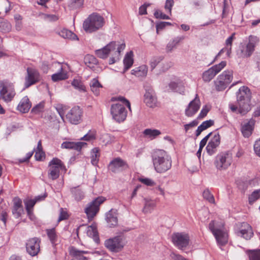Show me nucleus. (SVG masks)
<instances>
[{
    "label": "nucleus",
    "instance_id": "nucleus-1",
    "mask_svg": "<svg viewBox=\"0 0 260 260\" xmlns=\"http://www.w3.org/2000/svg\"><path fill=\"white\" fill-rule=\"evenodd\" d=\"M151 157L154 169L157 173H163L171 168V157L165 150L155 149L152 152Z\"/></svg>",
    "mask_w": 260,
    "mask_h": 260
},
{
    "label": "nucleus",
    "instance_id": "nucleus-2",
    "mask_svg": "<svg viewBox=\"0 0 260 260\" xmlns=\"http://www.w3.org/2000/svg\"><path fill=\"white\" fill-rule=\"evenodd\" d=\"M105 23L104 18L98 13H92L85 19L83 28L87 33H92L102 28Z\"/></svg>",
    "mask_w": 260,
    "mask_h": 260
},
{
    "label": "nucleus",
    "instance_id": "nucleus-3",
    "mask_svg": "<svg viewBox=\"0 0 260 260\" xmlns=\"http://www.w3.org/2000/svg\"><path fill=\"white\" fill-rule=\"evenodd\" d=\"M251 92L246 86L240 87L237 92V102L239 106V112L240 114L247 113L251 109Z\"/></svg>",
    "mask_w": 260,
    "mask_h": 260
},
{
    "label": "nucleus",
    "instance_id": "nucleus-4",
    "mask_svg": "<svg viewBox=\"0 0 260 260\" xmlns=\"http://www.w3.org/2000/svg\"><path fill=\"white\" fill-rule=\"evenodd\" d=\"M259 42L257 37L250 35L248 37L247 43H240L236 54L238 58H249L255 51V48Z\"/></svg>",
    "mask_w": 260,
    "mask_h": 260
},
{
    "label": "nucleus",
    "instance_id": "nucleus-5",
    "mask_svg": "<svg viewBox=\"0 0 260 260\" xmlns=\"http://www.w3.org/2000/svg\"><path fill=\"white\" fill-rule=\"evenodd\" d=\"M223 225H218L212 220L209 224V229L214 236L217 243L223 245L228 242V234L223 230Z\"/></svg>",
    "mask_w": 260,
    "mask_h": 260
},
{
    "label": "nucleus",
    "instance_id": "nucleus-6",
    "mask_svg": "<svg viewBox=\"0 0 260 260\" xmlns=\"http://www.w3.org/2000/svg\"><path fill=\"white\" fill-rule=\"evenodd\" d=\"M233 162V154L230 151L218 154L214 161L216 168L219 170L227 169Z\"/></svg>",
    "mask_w": 260,
    "mask_h": 260
},
{
    "label": "nucleus",
    "instance_id": "nucleus-7",
    "mask_svg": "<svg viewBox=\"0 0 260 260\" xmlns=\"http://www.w3.org/2000/svg\"><path fill=\"white\" fill-rule=\"evenodd\" d=\"M48 172V177L52 180H55L59 176L60 171H66V167L61 160L53 158L49 164Z\"/></svg>",
    "mask_w": 260,
    "mask_h": 260
},
{
    "label": "nucleus",
    "instance_id": "nucleus-8",
    "mask_svg": "<svg viewBox=\"0 0 260 260\" xmlns=\"http://www.w3.org/2000/svg\"><path fill=\"white\" fill-rule=\"evenodd\" d=\"M233 71L225 70L219 75L215 81V87L218 91L224 90L233 79Z\"/></svg>",
    "mask_w": 260,
    "mask_h": 260
},
{
    "label": "nucleus",
    "instance_id": "nucleus-9",
    "mask_svg": "<svg viewBox=\"0 0 260 260\" xmlns=\"http://www.w3.org/2000/svg\"><path fill=\"white\" fill-rule=\"evenodd\" d=\"M119 101L122 102L124 105L120 104H113L111 106V114H126L127 111L125 106H126L129 112H132L130 102L123 96H119L117 98H112V101Z\"/></svg>",
    "mask_w": 260,
    "mask_h": 260
},
{
    "label": "nucleus",
    "instance_id": "nucleus-10",
    "mask_svg": "<svg viewBox=\"0 0 260 260\" xmlns=\"http://www.w3.org/2000/svg\"><path fill=\"white\" fill-rule=\"evenodd\" d=\"M235 234L246 240L250 239L253 236L252 227L246 222H239L235 226Z\"/></svg>",
    "mask_w": 260,
    "mask_h": 260
},
{
    "label": "nucleus",
    "instance_id": "nucleus-11",
    "mask_svg": "<svg viewBox=\"0 0 260 260\" xmlns=\"http://www.w3.org/2000/svg\"><path fill=\"white\" fill-rule=\"evenodd\" d=\"M105 201V198L99 197L88 204L85 212L89 220H92L99 211V207Z\"/></svg>",
    "mask_w": 260,
    "mask_h": 260
},
{
    "label": "nucleus",
    "instance_id": "nucleus-12",
    "mask_svg": "<svg viewBox=\"0 0 260 260\" xmlns=\"http://www.w3.org/2000/svg\"><path fill=\"white\" fill-rule=\"evenodd\" d=\"M171 238L174 245L180 250H184L189 244L190 239L187 234L184 233H174Z\"/></svg>",
    "mask_w": 260,
    "mask_h": 260
},
{
    "label": "nucleus",
    "instance_id": "nucleus-13",
    "mask_svg": "<svg viewBox=\"0 0 260 260\" xmlns=\"http://www.w3.org/2000/svg\"><path fill=\"white\" fill-rule=\"evenodd\" d=\"M15 95L14 89L10 84L4 81L0 82V98L6 102L12 100Z\"/></svg>",
    "mask_w": 260,
    "mask_h": 260
},
{
    "label": "nucleus",
    "instance_id": "nucleus-14",
    "mask_svg": "<svg viewBox=\"0 0 260 260\" xmlns=\"http://www.w3.org/2000/svg\"><path fill=\"white\" fill-rule=\"evenodd\" d=\"M124 243L120 237H115L107 240L105 242V246L113 252L120 251L124 246Z\"/></svg>",
    "mask_w": 260,
    "mask_h": 260
},
{
    "label": "nucleus",
    "instance_id": "nucleus-15",
    "mask_svg": "<svg viewBox=\"0 0 260 260\" xmlns=\"http://www.w3.org/2000/svg\"><path fill=\"white\" fill-rule=\"evenodd\" d=\"M109 170L113 173H117L128 168L126 162L120 157L114 158L109 164Z\"/></svg>",
    "mask_w": 260,
    "mask_h": 260
},
{
    "label": "nucleus",
    "instance_id": "nucleus-16",
    "mask_svg": "<svg viewBox=\"0 0 260 260\" xmlns=\"http://www.w3.org/2000/svg\"><path fill=\"white\" fill-rule=\"evenodd\" d=\"M39 80L40 74L38 71L31 68H27V76L25 78V88H28L39 82Z\"/></svg>",
    "mask_w": 260,
    "mask_h": 260
},
{
    "label": "nucleus",
    "instance_id": "nucleus-17",
    "mask_svg": "<svg viewBox=\"0 0 260 260\" xmlns=\"http://www.w3.org/2000/svg\"><path fill=\"white\" fill-rule=\"evenodd\" d=\"M40 240L38 238H33L27 240L26 249L27 253L31 256L37 255L40 251Z\"/></svg>",
    "mask_w": 260,
    "mask_h": 260
},
{
    "label": "nucleus",
    "instance_id": "nucleus-18",
    "mask_svg": "<svg viewBox=\"0 0 260 260\" xmlns=\"http://www.w3.org/2000/svg\"><path fill=\"white\" fill-rule=\"evenodd\" d=\"M145 89L144 102L147 106L150 108L155 107L156 105L157 99L154 91L150 86H146Z\"/></svg>",
    "mask_w": 260,
    "mask_h": 260
},
{
    "label": "nucleus",
    "instance_id": "nucleus-19",
    "mask_svg": "<svg viewBox=\"0 0 260 260\" xmlns=\"http://www.w3.org/2000/svg\"><path fill=\"white\" fill-rule=\"evenodd\" d=\"M117 46L116 42H111L103 48L96 50L95 54L101 58H106L110 53L115 50Z\"/></svg>",
    "mask_w": 260,
    "mask_h": 260
},
{
    "label": "nucleus",
    "instance_id": "nucleus-20",
    "mask_svg": "<svg viewBox=\"0 0 260 260\" xmlns=\"http://www.w3.org/2000/svg\"><path fill=\"white\" fill-rule=\"evenodd\" d=\"M255 120L251 118L243 121L241 123V131L244 137H249L252 134L255 124Z\"/></svg>",
    "mask_w": 260,
    "mask_h": 260
},
{
    "label": "nucleus",
    "instance_id": "nucleus-21",
    "mask_svg": "<svg viewBox=\"0 0 260 260\" xmlns=\"http://www.w3.org/2000/svg\"><path fill=\"white\" fill-rule=\"evenodd\" d=\"M220 143V135L218 134L215 135L206 146V150L207 152L210 155H212L214 154L215 152L216 148L219 146Z\"/></svg>",
    "mask_w": 260,
    "mask_h": 260
},
{
    "label": "nucleus",
    "instance_id": "nucleus-22",
    "mask_svg": "<svg viewBox=\"0 0 260 260\" xmlns=\"http://www.w3.org/2000/svg\"><path fill=\"white\" fill-rule=\"evenodd\" d=\"M200 107V101L196 94V98L191 101L185 109V114H195L199 110Z\"/></svg>",
    "mask_w": 260,
    "mask_h": 260
},
{
    "label": "nucleus",
    "instance_id": "nucleus-23",
    "mask_svg": "<svg viewBox=\"0 0 260 260\" xmlns=\"http://www.w3.org/2000/svg\"><path fill=\"white\" fill-rule=\"evenodd\" d=\"M86 143L82 142H64L61 144V147L63 149H72L80 151Z\"/></svg>",
    "mask_w": 260,
    "mask_h": 260
},
{
    "label": "nucleus",
    "instance_id": "nucleus-24",
    "mask_svg": "<svg viewBox=\"0 0 260 260\" xmlns=\"http://www.w3.org/2000/svg\"><path fill=\"white\" fill-rule=\"evenodd\" d=\"M31 106V105L29 99L27 96H25L20 101L17 106V110L22 113H26L29 111Z\"/></svg>",
    "mask_w": 260,
    "mask_h": 260
},
{
    "label": "nucleus",
    "instance_id": "nucleus-25",
    "mask_svg": "<svg viewBox=\"0 0 260 260\" xmlns=\"http://www.w3.org/2000/svg\"><path fill=\"white\" fill-rule=\"evenodd\" d=\"M125 47V44L123 43L118 45L115 50L111 52L112 56L109 59V64H113L120 59V53Z\"/></svg>",
    "mask_w": 260,
    "mask_h": 260
},
{
    "label": "nucleus",
    "instance_id": "nucleus-26",
    "mask_svg": "<svg viewBox=\"0 0 260 260\" xmlns=\"http://www.w3.org/2000/svg\"><path fill=\"white\" fill-rule=\"evenodd\" d=\"M64 122L68 121L73 124H78L81 121V115H59Z\"/></svg>",
    "mask_w": 260,
    "mask_h": 260
},
{
    "label": "nucleus",
    "instance_id": "nucleus-27",
    "mask_svg": "<svg viewBox=\"0 0 260 260\" xmlns=\"http://www.w3.org/2000/svg\"><path fill=\"white\" fill-rule=\"evenodd\" d=\"M70 191L72 197L76 202H80L85 197V192L81 188L77 187H72L70 189Z\"/></svg>",
    "mask_w": 260,
    "mask_h": 260
},
{
    "label": "nucleus",
    "instance_id": "nucleus-28",
    "mask_svg": "<svg viewBox=\"0 0 260 260\" xmlns=\"http://www.w3.org/2000/svg\"><path fill=\"white\" fill-rule=\"evenodd\" d=\"M185 38V36H181L174 38L170 41L166 46V51L167 52H171L174 48L182 41Z\"/></svg>",
    "mask_w": 260,
    "mask_h": 260
},
{
    "label": "nucleus",
    "instance_id": "nucleus-29",
    "mask_svg": "<svg viewBox=\"0 0 260 260\" xmlns=\"http://www.w3.org/2000/svg\"><path fill=\"white\" fill-rule=\"evenodd\" d=\"M148 72V68L146 65H142L131 71L132 74L138 77H145Z\"/></svg>",
    "mask_w": 260,
    "mask_h": 260
},
{
    "label": "nucleus",
    "instance_id": "nucleus-30",
    "mask_svg": "<svg viewBox=\"0 0 260 260\" xmlns=\"http://www.w3.org/2000/svg\"><path fill=\"white\" fill-rule=\"evenodd\" d=\"M133 52L131 51L127 52L123 59V64L124 68L123 73H125L127 70H128L133 65L134 63L133 59Z\"/></svg>",
    "mask_w": 260,
    "mask_h": 260
},
{
    "label": "nucleus",
    "instance_id": "nucleus-31",
    "mask_svg": "<svg viewBox=\"0 0 260 260\" xmlns=\"http://www.w3.org/2000/svg\"><path fill=\"white\" fill-rule=\"evenodd\" d=\"M58 34L64 39H68L73 40H78V37L76 34L69 29L63 28L58 32Z\"/></svg>",
    "mask_w": 260,
    "mask_h": 260
},
{
    "label": "nucleus",
    "instance_id": "nucleus-32",
    "mask_svg": "<svg viewBox=\"0 0 260 260\" xmlns=\"http://www.w3.org/2000/svg\"><path fill=\"white\" fill-rule=\"evenodd\" d=\"M106 220L110 227L114 226L117 224V218L115 212L110 210L106 214Z\"/></svg>",
    "mask_w": 260,
    "mask_h": 260
},
{
    "label": "nucleus",
    "instance_id": "nucleus-33",
    "mask_svg": "<svg viewBox=\"0 0 260 260\" xmlns=\"http://www.w3.org/2000/svg\"><path fill=\"white\" fill-rule=\"evenodd\" d=\"M213 124L214 121L211 119L204 121L200 126L198 127L196 132V136L198 137L203 131L206 129Z\"/></svg>",
    "mask_w": 260,
    "mask_h": 260
},
{
    "label": "nucleus",
    "instance_id": "nucleus-34",
    "mask_svg": "<svg viewBox=\"0 0 260 260\" xmlns=\"http://www.w3.org/2000/svg\"><path fill=\"white\" fill-rule=\"evenodd\" d=\"M90 87L93 93L98 95L100 94V88L103 86L98 79L94 78L90 82Z\"/></svg>",
    "mask_w": 260,
    "mask_h": 260
},
{
    "label": "nucleus",
    "instance_id": "nucleus-35",
    "mask_svg": "<svg viewBox=\"0 0 260 260\" xmlns=\"http://www.w3.org/2000/svg\"><path fill=\"white\" fill-rule=\"evenodd\" d=\"M45 196H39L34 200H26L24 201V204L25 205V208L26 210H28V208L31 209L33 208L35 204L37 202L43 200L45 198Z\"/></svg>",
    "mask_w": 260,
    "mask_h": 260
},
{
    "label": "nucleus",
    "instance_id": "nucleus-36",
    "mask_svg": "<svg viewBox=\"0 0 260 260\" xmlns=\"http://www.w3.org/2000/svg\"><path fill=\"white\" fill-rule=\"evenodd\" d=\"M87 253V251L79 250L74 247H72L70 249V254L75 257H79V260H86V257L82 255Z\"/></svg>",
    "mask_w": 260,
    "mask_h": 260
},
{
    "label": "nucleus",
    "instance_id": "nucleus-37",
    "mask_svg": "<svg viewBox=\"0 0 260 260\" xmlns=\"http://www.w3.org/2000/svg\"><path fill=\"white\" fill-rule=\"evenodd\" d=\"M84 0H70L68 7L70 10H75L80 8L84 4Z\"/></svg>",
    "mask_w": 260,
    "mask_h": 260
},
{
    "label": "nucleus",
    "instance_id": "nucleus-38",
    "mask_svg": "<svg viewBox=\"0 0 260 260\" xmlns=\"http://www.w3.org/2000/svg\"><path fill=\"white\" fill-rule=\"evenodd\" d=\"M84 62L89 68H92L98 63V60L94 56L88 54L84 58Z\"/></svg>",
    "mask_w": 260,
    "mask_h": 260
},
{
    "label": "nucleus",
    "instance_id": "nucleus-39",
    "mask_svg": "<svg viewBox=\"0 0 260 260\" xmlns=\"http://www.w3.org/2000/svg\"><path fill=\"white\" fill-rule=\"evenodd\" d=\"M215 76V74L210 68L203 73L202 78L205 82H209L213 79Z\"/></svg>",
    "mask_w": 260,
    "mask_h": 260
},
{
    "label": "nucleus",
    "instance_id": "nucleus-40",
    "mask_svg": "<svg viewBox=\"0 0 260 260\" xmlns=\"http://www.w3.org/2000/svg\"><path fill=\"white\" fill-rule=\"evenodd\" d=\"M100 157L99 150L97 148H93L91 152V162L94 165H97Z\"/></svg>",
    "mask_w": 260,
    "mask_h": 260
},
{
    "label": "nucleus",
    "instance_id": "nucleus-41",
    "mask_svg": "<svg viewBox=\"0 0 260 260\" xmlns=\"http://www.w3.org/2000/svg\"><path fill=\"white\" fill-rule=\"evenodd\" d=\"M145 205L143 209V211L145 213L150 212V211L154 208L155 204L154 201L145 199Z\"/></svg>",
    "mask_w": 260,
    "mask_h": 260
},
{
    "label": "nucleus",
    "instance_id": "nucleus-42",
    "mask_svg": "<svg viewBox=\"0 0 260 260\" xmlns=\"http://www.w3.org/2000/svg\"><path fill=\"white\" fill-rule=\"evenodd\" d=\"M247 253L249 255V260H260V249L248 250Z\"/></svg>",
    "mask_w": 260,
    "mask_h": 260
},
{
    "label": "nucleus",
    "instance_id": "nucleus-43",
    "mask_svg": "<svg viewBox=\"0 0 260 260\" xmlns=\"http://www.w3.org/2000/svg\"><path fill=\"white\" fill-rule=\"evenodd\" d=\"M144 135L151 139H154L156 136H158L160 132L158 130L151 129H146L144 132Z\"/></svg>",
    "mask_w": 260,
    "mask_h": 260
},
{
    "label": "nucleus",
    "instance_id": "nucleus-44",
    "mask_svg": "<svg viewBox=\"0 0 260 260\" xmlns=\"http://www.w3.org/2000/svg\"><path fill=\"white\" fill-rule=\"evenodd\" d=\"M52 80L54 82H57L60 80H65L68 78V75L66 73L59 72L54 74L51 77Z\"/></svg>",
    "mask_w": 260,
    "mask_h": 260
},
{
    "label": "nucleus",
    "instance_id": "nucleus-45",
    "mask_svg": "<svg viewBox=\"0 0 260 260\" xmlns=\"http://www.w3.org/2000/svg\"><path fill=\"white\" fill-rule=\"evenodd\" d=\"M203 197L204 199L208 201L209 203L212 204L215 203L214 196L208 189H206L204 190L203 192Z\"/></svg>",
    "mask_w": 260,
    "mask_h": 260
},
{
    "label": "nucleus",
    "instance_id": "nucleus-46",
    "mask_svg": "<svg viewBox=\"0 0 260 260\" xmlns=\"http://www.w3.org/2000/svg\"><path fill=\"white\" fill-rule=\"evenodd\" d=\"M226 52V55L228 57H230L231 56V54L232 53V48L231 47H225L221 49L220 51L218 53V54L216 55L215 57L214 60L211 62V63H213L214 61H215L217 59V58L220 57L221 54L224 53Z\"/></svg>",
    "mask_w": 260,
    "mask_h": 260
},
{
    "label": "nucleus",
    "instance_id": "nucleus-47",
    "mask_svg": "<svg viewBox=\"0 0 260 260\" xmlns=\"http://www.w3.org/2000/svg\"><path fill=\"white\" fill-rule=\"evenodd\" d=\"M71 84L75 89H78L79 91H85V87L80 80L74 79L72 82Z\"/></svg>",
    "mask_w": 260,
    "mask_h": 260
},
{
    "label": "nucleus",
    "instance_id": "nucleus-48",
    "mask_svg": "<svg viewBox=\"0 0 260 260\" xmlns=\"http://www.w3.org/2000/svg\"><path fill=\"white\" fill-rule=\"evenodd\" d=\"M226 66V61H222L219 63L217 64H215L211 68L214 72L215 75H217L218 73H219L225 66Z\"/></svg>",
    "mask_w": 260,
    "mask_h": 260
},
{
    "label": "nucleus",
    "instance_id": "nucleus-49",
    "mask_svg": "<svg viewBox=\"0 0 260 260\" xmlns=\"http://www.w3.org/2000/svg\"><path fill=\"white\" fill-rule=\"evenodd\" d=\"M45 102L42 101L38 104L36 105L31 110V112L37 113H43L44 112V109L45 108Z\"/></svg>",
    "mask_w": 260,
    "mask_h": 260
},
{
    "label": "nucleus",
    "instance_id": "nucleus-50",
    "mask_svg": "<svg viewBox=\"0 0 260 260\" xmlns=\"http://www.w3.org/2000/svg\"><path fill=\"white\" fill-rule=\"evenodd\" d=\"M163 59L162 56H155L152 57L150 61V66L151 70H153L156 66Z\"/></svg>",
    "mask_w": 260,
    "mask_h": 260
},
{
    "label": "nucleus",
    "instance_id": "nucleus-51",
    "mask_svg": "<svg viewBox=\"0 0 260 260\" xmlns=\"http://www.w3.org/2000/svg\"><path fill=\"white\" fill-rule=\"evenodd\" d=\"M47 234L52 244H54L57 240V235L54 229L47 230Z\"/></svg>",
    "mask_w": 260,
    "mask_h": 260
},
{
    "label": "nucleus",
    "instance_id": "nucleus-52",
    "mask_svg": "<svg viewBox=\"0 0 260 260\" xmlns=\"http://www.w3.org/2000/svg\"><path fill=\"white\" fill-rule=\"evenodd\" d=\"M87 234L88 236L93 237L95 240L98 237L96 230L93 226H89L87 228Z\"/></svg>",
    "mask_w": 260,
    "mask_h": 260
},
{
    "label": "nucleus",
    "instance_id": "nucleus-53",
    "mask_svg": "<svg viewBox=\"0 0 260 260\" xmlns=\"http://www.w3.org/2000/svg\"><path fill=\"white\" fill-rule=\"evenodd\" d=\"M260 197V189L254 191L249 197V202L252 203Z\"/></svg>",
    "mask_w": 260,
    "mask_h": 260
},
{
    "label": "nucleus",
    "instance_id": "nucleus-54",
    "mask_svg": "<svg viewBox=\"0 0 260 260\" xmlns=\"http://www.w3.org/2000/svg\"><path fill=\"white\" fill-rule=\"evenodd\" d=\"M95 138V131H89V132L84 135L80 140H83L85 141H89L92 139H94Z\"/></svg>",
    "mask_w": 260,
    "mask_h": 260
},
{
    "label": "nucleus",
    "instance_id": "nucleus-55",
    "mask_svg": "<svg viewBox=\"0 0 260 260\" xmlns=\"http://www.w3.org/2000/svg\"><path fill=\"white\" fill-rule=\"evenodd\" d=\"M154 15L155 17L157 19H170V18L169 16L165 14H164L161 11L159 10L156 11Z\"/></svg>",
    "mask_w": 260,
    "mask_h": 260
},
{
    "label": "nucleus",
    "instance_id": "nucleus-56",
    "mask_svg": "<svg viewBox=\"0 0 260 260\" xmlns=\"http://www.w3.org/2000/svg\"><path fill=\"white\" fill-rule=\"evenodd\" d=\"M174 4V0H166L165 5L166 11L170 14H171L172 7Z\"/></svg>",
    "mask_w": 260,
    "mask_h": 260
},
{
    "label": "nucleus",
    "instance_id": "nucleus-57",
    "mask_svg": "<svg viewBox=\"0 0 260 260\" xmlns=\"http://www.w3.org/2000/svg\"><path fill=\"white\" fill-rule=\"evenodd\" d=\"M55 107L58 114H63L69 109L68 106L60 104H57Z\"/></svg>",
    "mask_w": 260,
    "mask_h": 260
},
{
    "label": "nucleus",
    "instance_id": "nucleus-58",
    "mask_svg": "<svg viewBox=\"0 0 260 260\" xmlns=\"http://www.w3.org/2000/svg\"><path fill=\"white\" fill-rule=\"evenodd\" d=\"M199 124L198 119H195L191 122L184 124V129L187 132L189 129L196 126Z\"/></svg>",
    "mask_w": 260,
    "mask_h": 260
},
{
    "label": "nucleus",
    "instance_id": "nucleus-59",
    "mask_svg": "<svg viewBox=\"0 0 260 260\" xmlns=\"http://www.w3.org/2000/svg\"><path fill=\"white\" fill-rule=\"evenodd\" d=\"M23 212V208L13 207L12 210V213L16 218L19 217Z\"/></svg>",
    "mask_w": 260,
    "mask_h": 260
},
{
    "label": "nucleus",
    "instance_id": "nucleus-60",
    "mask_svg": "<svg viewBox=\"0 0 260 260\" xmlns=\"http://www.w3.org/2000/svg\"><path fill=\"white\" fill-rule=\"evenodd\" d=\"M253 148L256 155L260 157V139L255 142Z\"/></svg>",
    "mask_w": 260,
    "mask_h": 260
},
{
    "label": "nucleus",
    "instance_id": "nucleus-61",
    "mask_svg": "<svg viewBox=\"0 0 260 260\" xmlns=\"http://www.w3.org/2000/svg\"><path fill=\"white\" fill-rule=\"evenodd\" d=\"M112 119L118 122L123 121L126 117V115H112Z\"/></svg>",
    "mask_w": 260,
    "mask_h": 260
},
{
    "label": "nucleus",
    "instance_id": "nucleus-62",
    "mask_svg": "<svg viewBox=\"0 0 260 260\" xmlns=\"http://www.w3.org/2000/svg\"><path fill=\"white\" fill-rule=\"evenodd\" d=\"M139 180L141 182L147 186H152L155 184L152 180L149 178H139Z\"/></svg>",
    "mask_w": 260,
    "mask_h": 260
},
{
    "label": "nucleus",
    "instance_id": "nucleus-63",
    "mask_svg": "<svg viewBox=\"0 0 260 260\" xmlns=\"http://www.w3.org/2000/svg\"><path fill=\"white\" fill-rule=\"evenodd\" d=\"M44 19L50 21H55L58 19V16L53 14H44Z\"/></svg>",
    "mask_w": 260,
    "mask_h": 260
},
{
    "label": "nucleus",
    "instance_id": "nucleus-64",
    "mask_svg": "<svg viewBox=\"0 0 260 260\" xmlns=\"http://www.w3.org/2000/svg\"><path fill=\"white\" fill-rule=\"evenodd\" d=\"M35 157L37 160H41L45 157V153L43 150H35Z\"/></svg>",
    "mask_w": 260,
    "mask_h": 260
}]
</instances>
